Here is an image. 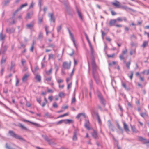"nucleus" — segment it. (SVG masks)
<instances>
[{
  "mask_svg": "<svg viewBox=\"0 0 149 149\" xmlns=\"http://www.w3.org/2000/svg\"><path fill=\"white\" fill-rule=\"evenodd\" d=\"M54 58V55L52 54H50L49 55V60L51 59H53Z\"/></svg>",
  "mask_w": 149,
  "mask_h": 149,
  "instance_id": "nucleus-46",
  "label": "nucleus"
},
{
  "mask_svg": "<svg viewBox=\"0 0 149 149\" xmlns=\"http://www.w3.org/2000/svg\"><path fill=\"white\" fill-rule=\"evenodd\" d=\"M45 30L46 32V33L47 34H48V27L47 26H46L45 27Z\"/></svg>",
  "mask_w": 149,
  "mask_h": 149,
  "instance_id": "nucleus-62",
  "label": "nucleus"
},
{
  "mask_svg": "<svg viewBox=\"0 0 149 149\" xmlns=\"http://www.w3.org/2000/svg\"><path fill=\"white\" fill-rule=\"evenodd\" d=\"M90 49L91 50V54L92 55H93V53H94V50L93 48V47L92 45H90Z\"/></svg>",
  "mask_w": 149,
  "mask_h": 149,
  "instance_id": "nucleus-38",
  "label": "nucleus"
},
{
  "mask_svg": "<svg viewBox=\"0 0 149 149\" xmlns=\"http://www.w3.org/2000/svg\"><path fill=\"white\" fill-rule=\"evenodd\" d=\"M127 50L126 49L122 51V53L119 56V58L121 60H124V55L127 53Z\"/></svg>",
  "mask_w": 149,
  "mask_h": 149,
  "instance_id": "nucleus-9",
  "label": "nucleus"
},
{
  "mask_svg": "<svg viewBox=\"0 0 149 149\" xmlns=\"http://www.w3.org/2000/svg\"><path fill=\"white\" fill-rule=\"evenodd\" d=\"M29 74L28 73H27L24 74L22 78V81L23 82H26L28 80V78L29 77Z\"/></svg>",
  "mask_w": 149,
  "mask_h": 149,
  "instance_id": "nucleus-10",
  "label": "nucleus"
},
{
  "mask_svg": "<svg viewBox=\"0 0 149 149\" xmlns=\"http://www.w3.org/2000/svg\"><path fill=\"white\" fill-rule=\"evenodd\" d=\"M93 75L96 83L98 84L99 83V79L98 76L96 75L95 73L93 74Z\"/></svg>",
  "mask_w": 149,
  "mask_h": 149,
  "instance_id": "nucleus-18",
  "label": "nucleus"
},
{
  "mask_svg": "<svg viewBox=\"0 0 149 149\" xmlns=\"http://www.w3.org/2000/svg\"><path fill=\"white\" fill-rule=\"evenodd\" d=\"M138 139L139 141L142 142L143 143H149V141H147L146 139L143 138L141 136H139Z\"/></svg>",
  "mask_w": 149,
  "mask_h": 149,
  "instance_id": "nucleus-8",
  "label": "nucleus"
},
{
  "mask_svg": "<svg viewBox=\"0 0 149 149\" xmlns=\"http://www.w3.org/2000/svg\"><path fill=\"white\" fill-rule=\"evenodd\" d=\"M97 95L98 98L99 99L101 104L105 106V101L104 99L103 96L100 93V92L99 91H97Z\"/></svg>",
  "mask_w": 149,
  "mask_h": 149,
  "instance_id": "nucleus-2",
  "label": "nucleus"
},
{
  "mask_svg": "<svg viewBox=\"0 0 149 149\" xmlns=\"http://www.w3.org/2000/svg\"><path fill=\"white\" fill-rule=\"evenodd\" d=\"M85 127L88 129H90V127H89V122L88 121H86V123L85 124Z\"/></svg>",
  "mask_w": 149,
  "mask_h": 149,
  "instance_id": "nucleus-31",
  "label": "nucleus"
},
{
  "mask_svg": "<svg viewBox=\"0 0 149 149\" xmlns=\"http://www.w3.org/2000/svg\"><path fill=\"white\" fill-rule=\"evenodd\" d=\"M26 61L24 59H22L21 60V63L23 65H24V64L26 63Z\"/></svg>",
  "mask_w": 149,
  "mask_h": 149,
  "instance_id": "nucleus-57",
  "label": "nucleus"
},
{
  "mask_svg": "<svg viewBox=\"0 0 149 149\" xmlns=\"http://www.w3.org/2000/svg\"><path fill=\"white\" fill-rule=\"evenodd\" d=\"M33 15V11H31L27 13L26 16V19H29L31 18Z\"/></svg>",
  "mask_w": 149,
  "mask_h": 149,
  "instance_id": "nucleus-13",
  "label": "nucleus"
},
{
  "mask_svg": "<svg viewBox=\"0 0 149 149\" xmlns=\"http://www.w3.org/2000/svg\"><path fill=\"white\" fill-rule=\"evenodd\" d=\"M42 0H39V5L40 8L42 5Z\"/></svg>",
  "mask_w": 149,
  "mask_h": 149,
  "instance_id": "nucleus-55",
  "label": "nucleus"
},
{
  "mask_svg": "<svg viewBox=\"0 0 149 149\" xmlns=\"http://www.w3.org/2000/svg\"><path fill=\"white\" fill-rule=\"evenodd\" d=\"M43 37V33L42 32H40L39 33L38 38H41Z\"/></svg>",
  "mask_w": 149,
  "mask_h": 149,
  "instance_id": "nucleus-48",
  "label": "nucleus"
},
{
  "mask_svg": "<svg viewBox=\"0 0 149 149\" xmlns=\"http://www.w3.org/2000/svg\"><path fill=\"white\" fill-rule=\"evenodd\" d=\"M15 29L13 28H7L6 29V32L9 33H11L15 31Z\"/></svg>",
  "mask_w": 149,
  "mask_h": 149,
  "instance_id": "nucleus-16",
  "label": "nucleus"
},
{
  "mask_svg": "<svg viewBox=\"0 0 149 149\" xmlns=\"http://www.w3.org/2000/svg\"><path fill=\"white\" fill-rule=\"evenodd\" d=\"M6 37L5 34H3L2 32H1L0 33V40H4Z\"/></svg>",
  "mask_w": 149,
  "mask_h": 149,
  "instance_id": "nucleus-29",
  "label": "nucleus"
},
{
  "mask_svg": "<svg viewBox=\"0 0 149 149\" xmlns=\"http://www.w3.org/2000/svg\"><path fill=\"white\" fill-rule=\"evenodd\" d=\"M42 136L46 141H47L49 142H50V139L48 138V137L47 136L44 135H42Z\"/></svg>",
  "mask_w": 149,
  "mask_h": 149,
  "instance_id": "nucleus-35",
  "label": "nucleus"
},
{
  "mask_svg": "<svg viewBox=\"0 0 149 149\" xmlns=\"http://www.w3.org/2000/svg\"><path fill=\"white\" fill-rule=\"evenodd\" d=\"M58 86H59V88H61V89H63L64 88V86L63 84L62 85H60L59 84V85Z\"/></svg>",
  "mask_w": 149,
  "mask_h": 149,
  "instance_id": "nucleus-61",
  "label": "nucleus"
},
{
  "mask_svg": "<svg viewBox=\"0 0 149 149\" xmlns=\"http://www.w3.org/2000/svg\"><path fill=\"white\" fill-rule=\"evenodd\" d=\"M135 53L136 51L135 50L130 51V55H132L133 54H135Z\"/></svg>",
  "mask_w": 149,
  "mask_h": 149,
  "instance_id": "nucleus-47",
  "label": "nucleus"
},
{
  "mask_svg": "<svg viewBox=\"0 0 149 149\" xmlns=\"http://www.w3.org/2000/svg\"><path fill=\"white\" fill-rule=\"evenodd\" d=\"M27 5H28V4L27 3H26L25 4H22L20 6V7L19 8H17V10L15 11L14 13L13 14V17H14L16 15V13L18 11L20 10L23 7L27 6Z\"/></svg>",
  "mask_w": 149,
  "mask_h": 149,
  "instance_id": "nucleus-7",
  "label": "nucleus"
},
{
  "mask_svg": "<svg viewBox=\"0 0 149 149\" xmlns=\"http://www.w3.org/2000/svg\"><path fill=\"white\" fill-rule=\"evenodd\" d=\"M121 84L122 86L127 91H129L130 90L131 88L129 86H127L125 82L122 81Z\"/></svg>",
  "mask_w": 149,
  "mask_h": 149,
  "instance_id": "nucleus-11",
  "label": "nucleus"
},
{
  "mask_svg": "<svg viewBox=\"0 0 149 149\" xmlns=\"http://www.w3.org/2000/svg\"><path fill=\"white\" fill-rule=\"evenodd\" d=\"M22 121L23 122H29L30 123H31L32 124H33L34 125H36V126H38V124H37V123H34L33 122H31L30 121H29V120H24V119H23V120H22Z\"/></svg>",
  "mask_w": 149,
  "mask_h": 149,
  "instance_id": "nucleus-26",
  "label": "nucleus"
},
{
  "mask_svg": "<svg viewBox=\"0 0 149 149\" xmlns=\"http://www.w3.org/2000/svg\"><path fill=\"white\" fill-rule=\"evenodd\" d=\"M77 11L78 13L79 17L81 19H82V17L81 16V14L80 12L79 11L78 9H77Z\"/></svg>",
  "mask_w": 149,
  "mask_h": 149,
  "instance_id": "nucleus-43",
  "label": "nucleus"
},
{
  "mask_svg": "<svg viewBox=\"0 0 149 149\" xmlns=\"http://www.w3.org/2000/svg\"><path fill=\"white\" fill-rule=\"evenodd\" d=\"M141 116L143 118L145 117L146 116V114L145 113H140Z\"/></svg>",
  "mask_w": 149,
  "mask_h": 149,
  "instance_id": "nucleus-50",
  "label": "nucleus"
},
{
  "mask_svg": "<svg viewBox=\"0 0 149 149\" xmlns=\"http://www.w3.org/2000/svg\"><path fill=\"white\" fill-rule=\"evenodd\" d=\"M144 35H146L147 36V37L148 38H149V33L146 32V31H144Z\"/></svg>",
  "mask_w": 149,
  "mask_h": 149,
  "instance_id": "nucleus-64",
  "label": "nucleus"
},
{
  "mask_svg": "<svg viewBox=\"0 0 149 149\" xmlns=\"http://www.w3.org/2000/svg\"><path fill=\"white\" fill-rule=\"evenodd\" d=\"M54 65L55 66V68L56 70V72L55 73V74H56L57 71L59 69V67L58 66L57 64L54 63Z\"/></svg>",
  "mask_w": 149,
  "mask_h": 149,
  "instance_id": "nucleus-34",
  "label": "nucleus"
},
{
  "mask_svg": "<svg viewBox=\"0 0 149 149\" xmlns=\"http://www.w3.org/2000/svg\"><path fill=\"white\" fill-rule=\"evenodd\" d=\"M8 133L11 136L16 139H18L22 141H25V140L21 136L15 134L13 131L9 130L8 132Z\"/></svg>",
  "mask_w": 149,
  "mask_h": 149,
  "instance_id": "nucleus-1",
  "label": "nucleus"
},
{
  "mask_svg": "<svg viewBox=\"0 0 149 149\" xmlns=\"http://www.w3.org/2000/svg\"><path fill=\"white\" fill-rule=\"evenodd\" d=\"M68 31L69 32V34L70 36V37L71 38V39L73 41V43L74 44V45L75 46V47L76 48H77V44L76 43L75 41V39L74 37V35L73 34L71 33V31L70 30H68Z\"/></svg>",
  "mask_w": 149,
  "mask_h": 149,
  "instance_id": "nucleus-4",
  "label": "nucleus"
},
{
  "mask_svg": "<svg viewBox=\"0 0 149 149\" xmlns=\"http://www.w3.org/2000/svg\"><path fill=\"white\" fill-rule=\"evenodd\" d=\"M18 126L19 127H20L21 129H22L23 130H27V129L26 127H25L23 125H22V124L21 123H19L18 124Z\"/></svg>",
  "mask_w": 149,
  "mask_h": 149,
  "instance_id": "nucleus-28",
  "label": "nucleus"
},
{
  "mask_svg": "<svg viewBox=\"0 0 149 149\" xmlns=\"http://www.w3.org/2000/svg\"><path fill=\"white\" fill-rule=\"evenodd\" d=\"M72 86V83H70L68 84L67 89H69L70 88H71Z\"/></svg>",
  "mask_w": 149,
  "mask_h": 149,
  "instance_id": "nucleus-54",
  "label": "nucleus"
},
{
  "mask_svg": "<svg viewBox=\"0 0 149 149\" xmlns=\"http://www.w3.org/2000/svg\"><path fill=\"white\" fill-rule=\"evenodd\" d=\"M71 63V62L70 61L69 63H68L67 62H64L63 63V66L65 69H69L70 67Z\"/></svg>",
  "mask_w": 149,
  "mask_h": 149,
  "instance_id": "nucleus-6",
  "label": "nucleus"
},
{
  "mask_svg": "<svg viewBox=\"0 0 149 149\" xmlns=\"http://www.w3.org/2000/svg\"><path fill=\"white\" fill-rule=\"evenodd\" d=\"M92 136L95 139H97L98 138L97 133L94 130H93V132L91 134Z\"/></svg>",
  "mask_w": 149,
  "mask_h": 149,
  "instance_id": "nucleus-23",
  "label": "nucleus"
},
{
  "mask_svg": "<svg viewBox=\"0 0 149 149\" xmlns=\"http://www.w3.org/2000/svg\"><path fill=\"white\" fill-rule=\"evenodd\" d=\"M52 79L51 77H49L48 78H47L45 80L47 82H49Z\"/></svg>",
  "mask_w": 149,
  "mask_h": 149,
  "instance_id": "nucleus-58",
  "label": "nucleus"
},
{
  "mask_svg": "<svg viewBox=\"0 0 149 149\" xmlns=\"http://www.w3.org/2000/svg\"><path fill=\"white\" fill-rule=\"evenodd\" d=\"M34 5L35 3H34L33 2H32L29 6V8L31 9V8H33Z\"/></svg>",
  "mask_w": 149,
  "mask_h": 149,
  "instance_id": "nucleus-56",
  "label": "nucleus"
},
{
  "mask_svg": "<svg viewBox=\"0 0 149 149\" xmlns=\"http://www.w3.org/2000/svg\"><path fill=\"white\" fill-rule=\"evenodd\" d=\"M108 125L109 128L111 129L113 131L114 130V127L112 125L110 120L108 121Z\"/></svg>",
  "mask_w": 149,
  "mask_h": 149,
  "instance_id": "nucleus-14",
  "label": "nucleus"
},
{
  "mask_svg": "<svg viewBox=\"0 0 149 149\" xmlns=\"http://www.w3.org/2000/svg\"><path fill=\"white\" fill-rule=\"evenodd\" d=\"M96 115L97 117V120L99 124L100 125H101L102 124L101 121V119L100 118L98 114L97 113H96Z\"/></svg>",
  "mask_w": 149,
  "mask_h": 149,
  "instance_id": "nucleus-25",
  "label": "nucleus"
},
{
  "mask_svg": "<svg viewBox=\"0 0 149 149\" xmlns=\"http://www.w3.org/2000/svg\"><path fill=\"white\" fill-rule=\"evenodd\" d=\"M121 7L122 8H123L124 9H125L126 10H127L128 9V10H131L132 11H133V12L134 11V10L130 8H128L126 6H122Z\"/></svg>",
  "mask_w": 149,
  "mask_h": 149,
  "instance_id": "nucleus-27",
  "label": "nucleus"
},
{
  "mask_svg": "<svg viewBox=\"0 0 149 149\" xmlns=\"http://www.w3.org/2000/svg\"><path fill=\"white\" fill-rule=\"evenodd\" d=\"M116 63V62L115 61H113L112 63H109L110 65L111 66L113 65H115Z\"/></svg>",
  "mask_w": 149,
  "mask_h": 149,
  "instance_id": "nucleus-60",
  "label": "nucleus"
},
{
  "mask_svg": "<svg viewBox=\"0 0 149 149\" xmlns=\"http://www.w3.org/2000/svg\"><path fill=\"white\" fill-rule=\"evenodd\" d=\"M85 115V114L84 113H80L79 114L76 116V118H80L82 116H84Z\"/></svg>",
  "mask_w": 149,
  "mask_h": 149,
  "instance_id": "nucleus-36",
  "label": "nucleus"
},
{
  "mask_svg": "<svg viewBox=\"0 0 149 149\" xmlns=\"http://www.w3.org/2000/svg\"><path fill=\"white\" fill-rule=\"evenodd\" d=\"M39 69L38 66H36L35 68L34 71H33L32 70V71L34 73L35 72H36Z\"/></svg>",
  "mask_w": 149,
  "mask_h": 149,
  "instance_id": "nucleus-42",
  "label": "nucleus"
},
{
  "mask_svg": "<svg viewBox=\"0 0 149 149\" xmlns=\"http://www.w3.org/2000/svg\"><path fill=\"white\" fill-rule=\"evenodd\" d=\"M35 78L38 82H40L41 81V77L39 74H36L35 76Z\"/></svg>",
  "mask_w": 149,
  "mask_h": 149,
  "instance_id": "nucleus-15",
  "label": "nucleus"
},
{
  "mask_svg": "<svg viewBox=\"0 0 149 149\" xmlns=\"http://www.w3.org/2000/svg\"><path fill=\"white\" fill-rule=\"evenodd\" d=\"M6 61V58H2L1 61V64H3Z\"/></svg>",
  "mask_w": 149,
  "mask_h": 149,
  "instance_id": "nucleus-59",
  "label": "nucleus"
},
{
  "mask_svg": "<svg viewBox=\"0 0 149 149\" xmlns=\"http://www.w3.org/2000/svg\"><path fill=\"white\" fill-rule=\"evenodd\" d=\"M53 106L54 108H57L58 107V105L56 103H53Z\"/></svg>",
  "mask_w": 149,
  "mask_h": 149,
  "instance_id": "nucleus-63",
  "label": "nucleus"
},
{
  "mask_svg": "<svg viewBox=\"0 0 149 149\" xmlns=\"http://www.w3.org/2000/svg\"><path fill=\"white\" fill-rule=\"evenodd\" d=\"M65 96V94L63 92H60L58 94V96L61 98L64 97Z\"/></svg>",
  "mask_w": 149,
  "mask_h": 149,
  "instance_id": "nucleus-32",
  "label": "nucleus"
},
{
  "mask_svg": "<svg viewBox=\"0 0 149 149\" xmlns=\"http://www.w3.org/2000/svg\"><path fill=\"white\" fill-rule=\"evenodd\" d=\"M115 56V54L114 53L112 55H108L107 54V56L109 58L113 57Z\"/></svg>",
  "mask_w": 149,
  "mask_h": 149,
  "instance_id": "nucleus-52",
  "label": "nucleus"
},
{
  "mask_svg": "<svg viewBox=\"0 0 149 149\" xmlns=\"http://www.w3.org/2000/svg\"><path fill=\"white\" fill-rule=\"evenodd\" d=\"M76 101V100L75 96L73 97L71 103L73 104L74 103H75Z\"/></svg>",
  "mask_w": 149,
  "mask_h": 149,
  "instance_id": "nucleus-45",
  "label": "nucleus"
},
{
  "mask_svg": "<svg viewBox=\"0 0 149 149\" xmlns=\"http://www.w3.org/2000/svg\"><path fill=\"white\" fill-rule=\"evenodd\" d=\"M112 4L117 7H119L120 6V3L118 1H116V2H113Z\"/></svg>",
  "mask_w": 149,
  "mask_h": 149,
  "instance_id": "nucleus-22",
  "label": "nucleus"
},
{
  "mask_svg": "<svg viewBox=\"0 0 149 149\" xmlns=\"http://www.w3.org/2000/svg\"><path fill=\"white\" fill-rule=\"evenodd\" d=\"M15 63L13 62H11V65L10 67V69L11 70L13 69L14 68L15 66Z\"/></svg>",
  "mask_w": 149,
  "mask_h": 149,
  "instance_id": "nucleus-37",
  "label": "nucleus"
},
{
  "mask_svg": "<svg viewBox=\"0 0 149 149\" xmlns=\"http://www.w3.org/2000/svg\"><path fill=\"white\" fill-rule=\"evenodd\" d=\"M90 92L89 93V95L90 97L91 98V94L93 92H94V88L93 87V85L92 86H90Z\"/></svg>",
  "mask_w": 149,
  "mask_h": 149,
  "instance_id": "nucleus-21",
  "label": "nucleus"
},
{
  "mask_svg": "<svg viewBox=\"0 0 149 149\" xmlns=\"http://www.w3.org/2000/svg\"><path fill=\"white\" fill-rule=\"evenodd\" d=\"M131 64V62L130 61H129L126 63V66L128 69H129L130 68V65Z\"/></svg>",
  "mask_w": 149,
  "mask_h": 149,
  "instance_id": "nucleus-40",
  "label": "nucleus"
},
{
  "mask_svg": "<svg viewBox=\"0 0 149 149\" xmlns=\"http://www.w3.org/2000/svg\"><path fill=\"white\" fill-rule=\"evenodd\" d=\"M62 27V25H60L58 26L57 27V29L58 32H59L61 30Z\"/></svg>",
  "mask_w": 149,
  "mask_h": 149,
  "instance_id": "nucleus-39",
  "label": "nucleus"
},
{
  "mask_svg": "<svg viewBox=\"0 0 149 149\" xmlns=\"http://www.w3.org/2000/svg\"><path fill=\"white\" fill-rule=\"evenodd\" d=\"M52 68H51L50 70L49 71H47L46 72V73L48 75H49L50 74H51L52 72Z\"/></svg>",
  "mask_w": 149,
  "mask_h": 149,
  "instance_id": "nucleus-41",
  "label": "nucleus"
},
{
  "mask_svg": "<svg viewBox=\"0 0 149 149\" xmlns=\"http://www.w3.org/2000/svg\"><path fill=\"white\" fill-rule=\"evenodd\" d=\"M53 13H50L49 14V16L50 17V20L51 21H53L54 22H55V19L53 17Z\"/></svg>",
  "mask_w": 149,
  "mask_h": 149,
  "instance_id": "nucleus-17",
  "label": "nucleus"
},
{
  "mask_svg": "<svg viewBox=\"0 0 149 149\" xmlns=\"http://www.w3.org/2000/svg\"><path fill=\"white\" fill-rule=\"evenodd\" d=\"M131 130L132 131L135 133H136L138 132V131L136 130L134 126H131Z\"/></svg>",
  "mask_w": 149,
  "mask_h": 149,
  "instance_id": "nucleus-30",
  "label": "nucleus"
},
{
  "mask_svg": "<svg viewBox=\"0 0 149 149\" xmlns=\"http://www.w3.org/2000/svg\"><path fill=\"white\" fill-rule=\"evenodd\" d=\"M91 65L92 68L93 74L96 73L97 67L96 65L94 60L93 58L91 62Z\"/></svg>",
  "mask_w": 149,
  "mask_h": 149,
  "instance_id": "nucleus-3",
  "label": "nucleus"
},
{
  "mask_svg": "<svg viewBox=\"0 0 149 149\" xmlns=\"http://www.w3.org/2000/svg\"><path fill=\"white\" fill-rule=\"evenodd\" d=\"M123 127L125 130L126 132H129V129L128 127V125L126 124L125 122L123 123Z\"/></svg>",
  "mask_w": 149,
  "mask_h": 149,
  "instance_id": "nucleus-20",
  "label": "nucleus"
},
{
  "mask_svg": "<svg viewBox=\"0 0 149 149\" xmlns=\"http://www.w3.org/2000/svg\"><path fill=\"white\" fill-rule=\"evenodd\" d=\"M63 80L62 79H59L57 80V82L60 84V83L63 82Z\"/></svg>",
  "mask_w": 149,
  "mask_h": 149,
  "instance_id": "nucleus-53",
  "label": "nucleus"
},
{
  "mask_svg": "<svg viewBox=\"0 0 149 149\" xmlns=\"http://www.w3.org/2000/svg\"><path fill=\"white\" fill-rule=\"evenodd\" d=\"M131 75L130 76H128L131 79H132L133 75V71H131Z\"/></svg>",
  "mask_w": 149,
  "mask_h": 149,
  "instance_id": "nucleus-44",
  "label": "nucleus"
},
{
  "mask_svg": "<svg viewBox=\"0 0 149 149\" xmlns=\"http://www.w3.org/2000/svg\"><path fill=\"white\" fill-rule=\"evenodd\" d=\"M33 25L34 23H32L27 24L26 25V26L27 28L32 29L33 28Z\"/></svg>",
  "mask_w": 149,
  "mask_h": 149,
  "instance_id": "nucleus-24",
  "label": "nucleus"
},
{
  "mask_svg": "<svg viewBox=\"0 0 149 149\" xmlns=\"http://www.w3.org/2000/svg\"><path fill=\"white\" fill-rule=\"evenodd\" d=\"M19 80L16 77V86H17L19 85Z\"/></svg>",
  "mask_w": 149,
  "mask_h": 149,
  "instance_id": "nucleus-49",
  "label": "nucleus"
},
{
  "mask_svg": "<svg viewBox=\"0 0 149 149\" xmlns=\"http://www.w3.org/2000/svg\"><path fill=\"white\" fill-rule=\"evenodd\" d=\"M117 20L116 19H112L110 21L109 23V25L110 26H113L115 25Z\"/></svg>",
  "mask_w": 149,
  "mask_h": 149,
  "instance_id": "nucleus-12",
  "label": "nucleus"
},
{
  "mask_svg": "<svg viewBox=\"0 0 149 149\" xmlns=\"http://www.w3.org/2000/svg\"><path fill=\"white\" fill-rule=\"evenodd\" d=\"M148 42L145 41L143 42V43L142 45V47L143 48H145L148 45Z\"/></svg>",
  "mask_w": 149,
  "mask_h": 149,
  "instance_id": "nucleus-33",
  "label": "nucleus"
},
{
  "mask_svg": "<svg viewBox=\"0 0 149 149\" xmlns=\"http://www.w3.org/2000/svg\"><path fill=\"white\" fill-rule=\"evenodd\" d=\"M64 123L66 124H70L71 123H73L74 121L73 120L70 119H65L64 120Z\"/></svg>",
  "mask_w": 149,
  "mask_h": 149,
  "instance_id": "nucleus-19",
  "label": "nucleus"
},
{
  "mask_svg": "<svg viewBox=\"0 0 149 149\" xmlns=\"http://www.w3.org/2000/svg\"><path fill=\"white\" fill-rule=\"evenodd\" d=\"M79 130L78 129H75L73 132V135L72 138V139L74 141L77 140V135L78 134Z\"/></svg>",
  "mask_w": 149,
  "mask_h": 149,
  "instance_id": "nucleus-5",
  "label": "nucleus"
},
{
  "mask_svg": "<svg viewBox=\"0 0 149 149\" xmlns=\"http://www.w3.org/2000/svg\"><path fill=\"white\" fill-rule=\"evenodd\" d=\"M63 122H64V120H61L58 121L57 123V125H59L62 124Z\"/></svg>",
  "mask_w": 149,
  "mask_h": 149,
  "instance_id": "nucleus-51",
  "label": "nucleus"
}]
</instances>
